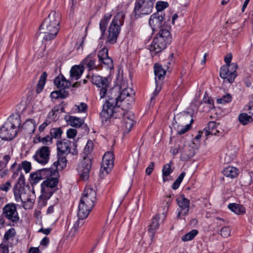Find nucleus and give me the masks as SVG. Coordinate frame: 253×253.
I'll list each match as a JSON object with an SVG mask.
<instances>
[{"label":"nucleus","mask_w":253,"mask_h":253,"mask_svg":"<svg viewBox=\"0 0 253 253\" xmlns=\"http://www.w3.org/2000/svg\"><path fill=\"white\" fill-rule=\"evenodd\" d=\"M77 133V130L74 128H70L67 131V137L68 138H74Z\"/></svg>","instance_id":"nucleus-54"},{"label":"nucleus","mask_w":253,"mask_h":253,"mask_svg":"<svg viewBox=\"0 0 253 253\" xmlns=\"http://www.w3.org/2000/svg\"><path fill=\"white\" fill-rule=\"evenodd\" d=\"M154 163L151 162L148 167L146 169V173L147 175H150L154 169Z\"/></svg>","instance_id":"nucleus-60"},{"label":"nucleus","mask_w":253,"mask_h":253,"mask_svg":"<svg viewBox=\"0 0 253 253\" xmlns=\"http://www.w3.org/2000/svg\"><path fill=\"white\" fill-rule=\"evenodd\" d=\"M91 82L98 87L101 88L100 89V98H103L105 97L109 86L108 79L99 75H93L91 77Z\"/></svg>","instance_id":"nucleus-10"},{"label":"nucleus","mask_w":253,"mask_h":253,"mask_svg":"<svg viewBox=\"0 0 253 253\" xmlns=\"http://www.w3.org/2000/svg\"><path fill=\"white\" fill-rule=\"evenodd\" d=\"M62 133L63 131L61 127H54L50 130V136L52 137V140L53 138H59Z\"/></svg>","instance_id":"nucleus-40"},{"label":"nucleus","mask_w":253,"mask_h":253,"mask_svg":"<svg viewBox=\"0 0 253 253\" xmlns=\"http://www.w3.org/2000/svg\"><path fill=\"white\" fill-rule=\"evenodd\" d=\"M171 41V37L169 30L162 28L154 38L149 49L152 54L155 55L165 49Z\"/></svg>","instance_id":"nucleus-2"},{"label":"nucleus","mask_w":253,"mask_h":253,"mask_svg":"<svg viewBox=\"0 0 253 253\" xmlns=\"http://www.w3.org/2000/svg\"><path fill=\"white\" fill-rule=\"evenodd\" d=\"M96 200V192L91 187H86L84 190L80 201L86 204L87 208L92 209Z\"/></svg>","instance_id":"nucleus-11"},{"label":"nucleus","mask_w":253,"mask_h":253,"mask_svg":"<svg viewBox=\"0 0 253 253\" xmlns=\"http://www.w3.org/2000/svg\"><path fill=\"white\" fill-rule=\"evenodd\" d=\"M5 219L9 222L8 225L14 226L19 220L16 205L8 203L2 208V212L0 217V228L4 226Z\"/></svg>","instance_id":"nucleus-6"},{"label":"nucleus","mask_w":253,"mask_h":253,"mask_svg":"<svg viewBox=\"0 0 253 253\" xmlns=\"http://www.w3.org/2000/svg\"><path fill=\"white\" fill-rule=\"evenodd\" d=\"M51 231V228H46V229H43V228H42L39 230L38 232H42L43 234L47 235L50 233Z\"/></svg>","instance_id":"nucleus-64"},{"label":"nucleus","mask_w":253,"mask_h":253,"mask_svg":"<svg viewBox=\"0 0 253 253\" xmlns=\"http://www.w3.org/2000/svg\"><path fill=\"white\" fill-rule=\"evenodd\" d=\"M23 169L26 173H28L31 169V164L27 161L22 162L21 165H19L17 168V171H21Z\"/></svg>","instance_id":"nucleus-43"},{"label":"nucleus","mask_w":253,"mask_h":253,"mask_svg":"<svg viewBox=\"0 0 253 253\" xmlns=\"http://www.w3.org/2000/svg\"><path fill=\"white\" fill-rule=\"evenodd\" d=\"M108 56V49L107 47H104L102 49L98 51L97 57L98 61L102 60L104 58Z\"/></svg>","instance_id":"nucleus-47"},{"label":"nucleus","mask_w":253,"mask_h":253,"mask_svg":"<svg viewBox=\"0 0 253 253\" xmlns=\"http://www.w3.org/2000/svg\"><path fill=\"white\" fill-rule=\"evenodd\" d=\"M223 173L226 177L234 178L239 174V170L235 167L229 166L223 170Z\"/></svg>","instance_id":"nucleus-31"},{"label":"nucleus","mask_w":253,"mask_h":253,"mask_svg":"<svg viewBox=\"0 0 253 253\" xmlns=\"http://www.w3.org/2000/svg\"><path fill=\"white\" fill-rule=\"evenodd\" d=\"M177 117L183 120H190V124H187L184 127L178 131L177 134L181 135L186 132L191 128V124L193 122V119L192 118V115L188 112H183L182 113L177 115Z\"/></svg>","instance_id":"nucleus-22"},{"label":"nucleus","mask_w":253,"mask_h":253,"mask_svg":"<svg viewBox=\"0 0 253 253\" xmlns=\"http://www.w3.org/2000/svg\"><path fill=\"white\" fill-rule=\"evenodd\" d=\"M185 174L186 173L185 172H182L180 173L172 185L171 187L173 189L176 190L179 187L180 183L185 176Z\"/></svg>","instance_id":"nucleus-46"},{"label":"nucleus","mask_w":253,"mask_h":253,"mask_svg":"<svg viewBox=\"0 0 253 253\" xmlns=\"http://www.w3.org/2000/svg\"><path fill=\"white\" fill-rule=\"evenodd\" d=\"M231 230L228 226L223 227L220 230V235L224 238L228 237L230 235Z\"/></svg>","instance_id":"nucleus-51"},{"label":"nucleus","mask_w":253,"mask_h":253,"mask_svg":"<svg viewBox=\"0 0 253 253\" xmlns=\"http://www.w3.org/2000/svg\"><path fill=\"white\" fill-rule=\"evenodd\" d=\"M25 177L23 174L21 173L20 177L18 179L17 184L13 188V192L15 200L17 202L21 201L22 203H25L28 201L29 198H25L26 193L24 191Z\"/></svg>","instance_id":"nucleus-8"},{"label":"nucleus","mask_w":253,"mask_h":253,"mask_svg":"<svg viewBox=\"0 0 253 253\" xmlns=\"http://www.w3.org/2000/svg\"><path fill=\"white\" fill-rule=\"evenodd\" d=\"M239 120L243 125H246L248 123L252 122L253 121L252 117L246 113L240 114L239 116Z\"/></svg>","instance_id":"nucleus-39"},{"label":"nucleus","mask_w":253,"mask_h":253,"mask_svg":"<svg viewBox=\"0 0 253 253\" xmlns=\"http://www.w3.org/2000/svg\"><path fill=\"white\" fill-rule=\"evenodd\" d=\"M108 99L106 101L103 106L102 111L100 113V117L101 118L102 123H106L112 116H115L117 112L120 113L123 112V109L120 108L118 105V101H120L119 95L115 97L108 96Z\"/></svg>","instance_id":"nucleus-3"},{"label":"nucleus","mask_w":253,"mask_h":253,"mask_svg":"<svg viewBox=\"0 0 253 253\" xmlns=\"http://www.w3.org/2000/svg\"><path fill=\"white\" fill-rule=\"evenodd\" d=\"M93 142L91 140H88L85 146L84 150L85 152L89 153L93 149Z\"/></svg>","instance_id":"nucleus-58"},{"label":"nucleus","mask_w":253,"mask_h":253,"mask_svg":"<svg viewBox=\"0 0 253 253\" xmlns=\"http://www.w3.org/2000/svg\"><path fill=\"white\" fill-rule=\"evenodd\" d=\"M114 156L113 153L107 152L103 156L100 170L102 172L105 171L108 173L114 166Z\"/></svg>","instance_id":"nucleus-13"},{"label":"nucleus","mask_w":253,"mask_h":253,"mask_svg":"<svg viewBox=\"0 0 253 253\" xmlns=\"http://www.w3.org/2000/svg\"><path fill=\"white\" fill-rule=\"evenodd\" d=\"M15 234L14 228H10L7 230L4 235V239L7 241L9 238L13 237Z\"/></svg>","instance_id":"nucleus-52"},{"label":"nucleus","mask_w":253,"mask_h":253,"mask_svg":"<svg viewBox=\"0 0 253 253\" xmlns=\"http://www.w3.org/2000/svg\"><path fill=\"white\" fill-rule=\"evenodd\" d=\"M155 0H136L133 13L135 18L144 15H149L152 12Z\"/></svg>","instance_id":"nucleus-7"},{"label":"nucleus","mask_w":253,"mask_h":253,"mask_svg":"<svg viewBox=\"0 0 253 253\" xmlns=\"http://www.w3.org/2000/svg\"><path fill=\"white\" fill-rule=\"evenodd\" d=\"M67 121L73 127H80L82 126V128H84L85 131L87 132L89 131V128L87 127V125L86 124L84 125V121L81 118L70 116Z\"/></svg>","instance_id":"nucleus-24"},{"label":"nucleus","mask_w":253,"mask_h":253,"mask_svg":"<svg viewBox=\"0 0 253 253\" xmlns=\"http://www.w3.org/2000/svg\"><path fill=\"white\" fill-rule=\"evenodd\" d=\"M176 202L179 207L180 208L177 214V218L179 219L181 215H186L188 214L190 201L183 195H181L179 198L176 199Z\"/></svg>","instance_id":"nucleus-16"},{"label":"nucleus","mask_w":253,"mask_h":253,"mask_svg":"<svg viewBox=\"0 0 253 253\" xmlns=\"http://www.w3.org/2000/svg\"><path fill=\"white\" fill-rule=\"evenodd\" d=\"M228 208L232 211L238 215L244 214L246 213L245 208L240 204L231 203L228 205Z\"/></svg>","instance_id":"nucleus-30"},{"label":"nucleus","mask_w":253,"mask_h":253,"mask_svg":"<svg viewBox=\"0 0 253 253\" xmlns=\"http://www.w3.org/2000/svg\"><path fill=\"white\" fill-rule=\"evenodd\" d=\"M243 180H244V182L245 185H249L251 184L252 182V177L250 174H248L243 177Z\"/></svg>","instance_id":"nucleus-56"},{"label":"nucleus","mask_w":253,"mask_h":253,"mask_svg":"<svg viewBox=\"0 0 253 253\" xmlns=\"http://www.w3.org/2000/svg\"><path fill=\"white\" fill-rule=\"evenodd\" d=\"M47 76V75L45 72H43L41 75L37 85L36 92L37 93H40L43 89Z\"/></svg>","instance_id":"nucleus-34"},{"label":"nucleus","mask_w":253,"mask_h":253,"mask_svg":"<svg viewBox=\"0 0 253 253\" xmlns=\"http://www.w3.org/2000/svg\"><path fill=\"white\" fill-rule=\"evenodd\" d=\"M11 187V183L9 181H7L5 183L0 185V189L2 191L7 192Z\"/></svg>","instance_id":"nucleus-57"},{"label":"nucleus","mask_w":253,"mask_h":253,"mask_svg":"<svg viewBox=\"0 0 253 253\" xmlns=\"http://www.w3.org/2000/svg\"><path fill=\"white\" fill-rule=\"evenodd\" d=\"M100 64L103 66H104L108 68H113V60L109 56L99 61Z\"/></svg>","instance_id":"nucleus-45"},{"label":"nucleus","mask_w":253,"mask_h":253,"mask_svg":"<svg viewBox=\"0 0 253 253\" xmlns=\"http://www.w3.org/2000/svg\"><path fill=\"white\" fill-rule=\"evenodd\" d=\"M203 102L209 105H213V101L208 96H206V93L205 94L203 99Z\"/></svg>","instance_id":"nucleus-61"},{"label":"nucleus","mask_w":253,"mask_h":253,"mask_svg":"<svg viewBox=\"0 0 253 253\" xmlns=\"http://www.w3.org/2000/svg\"><path fill=\"white\" fill-rule=\"evenodd\" d=\"M230 66L228 65H223L221 67L220 69V77L223 79H225L226 77H227V74L229 72V68Z\"/></svg>","instance_id":"nucleus-48"},{"label":"nucleus","mask_w":253,"mask_h":253,"mask_svg":"<svg viewBox=\"0 0 253 253\" xmlns=\"http://www.w3.org/2000/svg\"><path fill=\"white\" fill-rule=\"evenodd\" d=\"M34 142L37 143H42L43 145H46L51 144L52 143V137L49 135H47L44 137H41L40 135H37L34 138Z\"/></svg>","instance_id":"nucleus-33"},{"label":"nucleus","mask_w":253,"mask_h":253,"mask_svg":"<svg viewBox=\"0 0 253 253\" xmlns=\"http://www.w3.org/2000/svg\"><path fill=\"white\" fill-rule=\"evenodd\" d=\"M165 14H159V13H155L151 15L149 23L153 30H156L160 28L161 29L164 28L163 25V20Z\"/></svg>","instance_id":"nucleus-17"},{"label":"nucleus","mask_w":253,"mask_h":253,"mask_svg":"<svg viewBox=\"0 0 253 253\" xmlns=\"http://www.w3.org/2000/svg\"><path fill=\"white\" fill-rule=\"evenodd\" d=\"M66 154L57 153L58 160L53 163V166L56 170H62L67 166V159Z\"/></svg>","instance_id":"nucleus-26"},{"label":"nucleus","mask_w":253,"mask_h":253,"mask_svg":"<svg viewBox=\"0 0 253 253\" xmlns=\"http://www.w3.org/2000/svg\"><path fill=\"white\" fill-rule=\"evenodd\" d=\"M125 17V14L123 11L119 12L114 17L109 28L106 42L114 44L116 42L121 27L124 24Z\"/></svg>","instance_id":"nucleus-4"},{"label":"nucleus","mask_w":253,"mask_h":253,"mask_svg":"<svg viewBox=\"0 0 253 253\" xmlns=\"http://www.w3.org/2000/svg\"><path fill=\"white\" fill-rule=\"evenodd\" d=\"M51 173H49L45 178L42 183L41 184V192L43 196L47 199L50 198L54 191L53 188L56 187L58 183V177L59 173L57 170H54L50 168Z\"/></svg>","instance_id":"nucleus-5"},{"label":"nucleus","mask_w":253,"mask_h":253,"mask_svg":"<svg viewBox=\"0 0 253 253\" xmlns=\"http://www.w3.org/2000/svg\"><path fill=\"white\" fill-rule=\"evenodd\" d=\"M112 15L108 13L104 15L103 19H102L99 23V28L101 32V35L99 38V40L104 39V36L109 21L110 20Z\"/></svg>","instance_id":"nucleus-29"},{"label":"nucleus","mask_w":253,"mask_h":253,"mask_svg":"<svg viewBox=\"0 0 253 253\" xmlns=\"http://www.w3.org/2000/svg\"><path fill=\"white\" fill-rule=\"evenodd\" d=\"M168 6L169 4L166 1H159L157 2L156 4V8L157 9L156 13H159V14H164L163 11Z\"/></svg>","instance_id":"nucleus-41"},{"label":"nucleus","mask_w":253,"mask_h":253,"mask_svg":"<svg viewBox=\"0 0 253 253\" xmlns=\"http://www.w3.org/2000/svg\"><path fill=\"white\" fill-rule=\"evenodd\" d=\"M91 165V161L89 158H84L82 161L81 166L78 169V171L80 177L83 180H87L89 177Z\"/></svg>","instance_id":"nucleus-14"},{"label":"nucleus","mask_w":253,"mask_h":253,"mask_svg":"<svg viewBox=\"0 0 253 253\" xmlns=\"http://www.w3.org/2000/svg\"><path fill=\"white\" fill-rule=\"evenodd\" d=\"M218 126L219 124H217L215 122H210L208 124V126L204 129L206 135L222 136L223 133L218 129Z\"/></svg>","instance_id":"nucleus-20"},{"label":"nucleus","mask_w":253,"mask_h":253,"mask_svg":"<svg viewBox=\"0 0 253 253\" xmlns=\"http://www.w3.org/2000/svg\"><path fill=\"white\" fill-rule=\"evenodd\" d=\"M17 131L13 123H5L0 129V138L4 140H11L17 135Z\"/></svg>","instance_id":"nucleus-9"},{"label":"nucleus","mask_w":253,"mask_h":253,"mask_svg":"<svg viewBox=\"0 0 253 253\" xmlns=\"http://www.w3.org/2000/svg\"><path fill=\"white\" fill-rule=\"evenodd\" d=\"M96 55L95 53H91L88 55L82 62V66L84 68H87L89 71L93 69H98L97 66L95 65Z\"/></svg>","instance_id":"nucleus-19"},{"label":"nucleus","mask_w":253,"mask_h":253,"mask_svg":"<svg viewBox=\"0 0 253 253\" xmlns=\"http://www.w3.org/2000/svg\"><path fill=\"white\" fill-rule=\"evenodd\" d=\"M154 73L156 76V82H157V78L159 80H161L164 78L166 74V71L162 68L161 65L155 64L154 67Z\"/></svg>","instance_id":"nucleus-35"},{"label":"nucleus","mask_w":253,"mask_h":253,"mask_svg":"<svg viewBox=\"0 0 253 253\" xmlns=\"http://www.w3.org/2000/svg\"><path fill=\"white\" fill-rule=\"evenodd\" d=\"M51 173L50 168L43 169H40L36 172L31 174V177L33 180V183L36 184L40 180L44 179L49 173Z\"/></svg>","instance_id":"nucleus-23"},{"label":"nucleus","mask_w":253,"mask_h":253,"mask_svg":"<svg viewBox=\"0 0 253 253\" xmlns=\"http://www.w3.org/2000/svg\"><path fill=\"white\" fill-rule=\"evenodd\" d=\"M121 114H116L115 118H120L121 116L123 117V127L127 131H129L133 125V119L134 115L130 112L125 113L123 112H120Z\"/></svg>","instance_id":"nucleus-15"},{"label":"nucleus","mask_w":253,"mask_h":253,"mask_svg":"<svg viewBox=\"0 0 253 253\" xmlns=\"http://www.w3.org/2000/svg\"><path fill=\"white\" fill-rule=\"evenodd\" d=\"M69 95L68 91L64 90H58L52 91L50 93L51 98H65Z\"/></svg>","instance_id":"nucleus-37"},{"label":"nucleus","mask_w":253,"mask_h":253,"mask_svg":"<svg viewBox=\"0 0 253 253\" xmlns=\"http://www.w3.org/2000/svg\"><path fill=\"white\" fill-rule=\"evenodd\" d=\"M84 71V67L81 65L73 66L70 71V78L72 80H78Z\"/></svg>","instance_id":"nucleus-28"},{"label":"nucleus","mask_w":253,"mask_h":253,"mask_svg":"<svg viewBox=\"0 0 253 253\" xmlns=\"http://www.w3.org/2000/svg\"><path fill=\"white\" fill-rule=\"evenodd\" d=\"M50 153V148L47 146H43L36 151L33 158L38 163L44 165L49 161Z\"/></svg>","instance_id":"nucleus-12"},{"label":"nucleus","mask_w":253,"mask_h":253,"mask_svg":"<svg viewBox=\"0 0 253 253\" xmlns=\"http://www.w3.org/2000/svg\"><path fill=\"white\" fill-rule=\"evenodd\" d=\"M76 147L77 144L67 139H63V140L57 141V153L63 154L68 155L71 153L70 147L71 145Z\"/></svg>","instance_id":"nucleus-18"},{"label":"nucleus","mask_w":253,"mask_h":253,"mask_svg":"<svg viewBox=\"0 0 253 253\" xmlns=\"http://www.w3.org/2000/svg\"><path fill=\"white\" fill-rule=\"evenodd\" d=\"M198 233V231L196 229H193L187 233L182 237L183 241H188L192 240L196 235Z\"/></svg>","instance_id":"nucleus-44"},{"label":"nucleus","mask_w":253,"mask_h":253,"mask_svg":"<svg viewBox=\"0 0 253 253\" xmlns=\"http://www.w3.org/2000/svg\"><path fill=\"white\" fill-rule=\"evenodd\" d=\"M232 100V96L230 94H227L220 98L217 99L218 103L225 104L231 102Z\"/></svg>","instance_id":"nucleus-49"},{"label":"nucleus","mask_w":253,"mask_h":253,"mask_svg":"<svg viewBox=\"0 0 253 253\" xmlns=\"http://www.w3.org/2000/svg\"><path fill=\"white\" fill-rule=\"evenodd\" d=\"M172 162L170 161L169 164H167L164 166L162 169V174L164 182H165L167 180L166 177L169 176L172 171L173 170L171 169Z\"/></svg>","instance_id":"nucleus-38"},{"label":"nucleus","mask_w":253,"mask_h":253,"mask_svg":"<svg viewBox=\"0 0 253 253\" xmlns=\"http://www.w3.org/2000/svg\"><path fill=\"white\" fill-rule=\"evenodd\" d=\"M9 252L8 246L1 244L0 245V253H8Z\"/></svg>","instance_id":"nucleus-59"},{"label":"nucleus","mask_w":253,"mask_h":253,"mask_svg":"<svg viewBox=\"0 0 253 253\" xmlns=\"http://www.w3.org/2000/svg\"><path fill=\"white\" fill-rule=\"evenodd\" d=\"M21 128L24 129L28 134L33 133L35 130L36 126L33 120H27L22 126Z\"/></svg>","instance_id":"nucleus-32"},{"label":"nucleus","mask_w":253,"mask_h":253,"mask_svg":"<svg viewBox=\"0 0 253 253\" xmlns=\"http://www.w3.org/2000/svg\"><path fill=\"white\" fill-rule=\"evenodd\" d=\"M87 207L86 204L80 201L78 211V217L79 219H84L88 216L92 209H89Z\"/></svg>","instance_id":"nucleus-25"},{"label":"nucleus","mask_w":253,"mask_h":253,"mask_svg":"<svg viewBox=\"0 0 253 253\" xmlns=\"http://www.w3.org/2000/svg\"><path fill=\"white\" fill-rule=\"evenodd\" d=\"M232 60V55L230 54L229 55H226L224 57V61L226 63L225 65H228L231 67V64H230Z\"/></svg>","instance_id":"nucleus-62"},{"label":"nucleus","mask_w":253,"mask_h":253,"mask_svg":"<svg viewBox=\"0 0 253 253\" xmlns=\"http://www.w3.org/2000/svg\"><path fill=\"white\" fill-rule=\"evenodd\" d=\"M231 67L232 71L229 72L225 80L230 83H232L237 74L236 73V69L238 68V65L236 63H233L231 64Z\"/></svg>","instance_id":"nucleus-36"},{"label":"nucleus","mask_w":253,"mask_h":253,"mask_svg":"<svg viewBox=\"0 0 253 253\" xmlns=\"http://www.w3.org/2000/svg\"><path fill=\"white\" fill-rule=\"evenodd\" d=\"M129 96L130 93L128 92V88L124 89L119 95L120 101H122L125 98L126 96Z\"/></svg>","instance_id":"nucleus-55"},{"label":"nucleus","mask_w":253,"mask_h":253,"mask_svg":"<svg viewBox=\"0 0 253 253\" xmlns=\"http://www.w3.org/2000/svg\"><path fill=\"white\" fill-rule=\"evenodd\" d=\"M189 154H185L184 152H182L181 159L182 160L186 161V160L190 159L191 157H193V156L194 155L193 150L192 149L189 148Z\"/></svg>","instance_id":"nucleus-53"},{"label":"nucleus","mask_w":253,"mask_h":253,"mask_svg":"<svg viewBox=\"0 0 253 253\" xmlns=\"http://www.w3.org/2000/svg\"><path fill=\"white\" fill-rule=\"evenodd\" d=\"M78 109L80 112H84L87 109V105L84 103H81L78 106Z\"/></svg>","instance_id":"nucleus-63"},{"label":"nucleus","mask_w":253,"mask_h":253,"mask_svg":"<svg viewBox=\"0 0 253 253\" xmlns=\"http://www.w3.org/2000/svg\"><path fill=\"white\" fill-rule=\"evenodd\" d=\"M54 84L60 90H66V88H69L72 85L71 82L61 74L54 80Z\"/></svg>","instance_id":"nucleus-21"},{"label":"nucleus","mask_w":253,"mask_h":253,"mask_svg":"<svg viewBox=\"0 0 253 253\" xmlns=\"http://www.w3.org/2000/svg\"><path fill=\"white\" fill-rule=\"evenodd\" d=\"M61 16L59 12L52 11L42 22L40 27V33L44 34V40L51 41L56 37L59 30Z\"/></svg>","instance_id":"nucleus-1"},{"label":"nucleus","mask_w":253,"mask_h":253,"mask_svg":"<svg viewBox=\"0 0 253 253\" xmlns=\"http://www.w3.org/2000/svg\"><path fill=\"white\" fill-rule=\"evenodd\" d=\"M60 109V105L55 106L48 113L47 117L50 118L53 122H55L57 118V113Z\"/></svg>","instance_id":"nucleus-42"},{"label":"nucleus","mask_w":253,"mask_h":253,"mask_svg":"<svg viewBox=\"0 0 253 253\" xmlns=\"http://www.w3.org/2000/svg\"><path fill=\"white\" fill-rule=\"evenodd\" d=\"M159 219L160 215H156L152 218L151 223L149 225L148 232L151 239L154 238L155 232L159 228L160 224L159 222Z\"/></svg>","instance_id":"nucleus-27"},{"label":"nucleus","mask_w":253,"mask_h":253,"mask_svg":"<svg viewBox=\"0 0 253 253\" xmlns=\"http://www.w3.org/2000/svg\"><path fill=\"white\" fill-rule=\"evenodd\" d=\"M84 219H78V220L74 223L73 227L71 229V232H73L74 233L76 232L79 228L81 226H82L84 221Z\"/></svg>","instance_id":"nucleus-50"}]
</instances>
